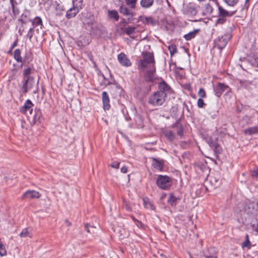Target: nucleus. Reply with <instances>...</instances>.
<instances>
[{
  "mask_svg": "<svg viewBox=\"0 0 258 258\" xmlns=\"http://www.w3.org/2000/svg\"><path fill=\"white\" fill-rule=\"evenodd\" d=\"M173 93L170 87L164 81L158 85V90L151 94L148 100V103L154 106L163 105L167 99V95Z\"/></svg>",
  "mask_w": 258,
  "mask_h": 258,
  "instance_id": "obj_1",
  "label": "nucleus"
},
{
  "mask_svg": "<svg viewBox=\"0 0 258 258\" xmlns=\"http://www.w3.org/2000/svg\"><path fill=\"white\" fill-rule=\"evenodd\" d=\"M150 65V69L146 75V79L149 81H152L154 78L155 73V61L154 55L150 52H145L143 54V59L141 60L140 67L144 70Z\"/></svg>",
  "mask_w": 258,
  "mask_h": 258,
  "instance_id": "obj_2",
  "label": "nucleus"
},
{
  "mask_svg": "<svg viewBox=\"0 0 258 258\" xmlns=\"http://www.w3.org/2000/svg\"><path fill=\"white\" fill-rule=\"evenodd\" d=\"M156 184L160 188L167 189L171 185V179L168 176L159 175L157 178Z\"/></svg>",
  "mask_w": 258,
  "mask_h": 258,
  "instance_id": "obj_3",
  "label": "nucleus"
},
{
  "mask_svg": "<svg viewBox=\"0 0 258 258\" xmlns=\"http://www.w3.org/2000/svg\"><path fill=\"white\" fill-rule=\"evenodd\" d=\"M235 12L228 11L222 7L218 6V15L219 18L217 20L218 24H223L226 21V18L233 16Z\"/></svg>",
  "mask_w": 258,
  "mask_h": 258,
  "instance_id": "obj_4",
  "label": "nucleus"
},
{
  "mask_svg": "<svg viewBox=\"0 0 258 258\" xmlns=\"http://www.w3.org/2000/svg\"><path fill=\"white\" fill-rule=\"evenodd\" d=\"M230 38L231 36L229 34H224L221 37H219L216 41L217 46L220 49H222L225 47Z\"/></svg>",
  "mask_w": 258,
  "mask_h": 258,
  "instance_id": "obj_5",
  "label": "nucleus"
},
{
  "mask_svg": "<svg viewBox=\"0 0 258 258\" xmlns=\"http://www.w3.org/2000/svg\"><path fill=\"white\" fill-rule=\"evenodd\" d=\"M83 15L85 17L82 19L83 22L90 28L97 22L96 18L90 13H86Z\"/></svg>",
  "mask_w": 258,
  "mask_h": 258,
  "instance_id": "obj_6",
  "label": "nucleus"
},
{
  "mask_svg": "<svg viewBox=\"0 0 258 258\" xmlns=\"http://www.w3.org/2000/svg\"><path fill=\"white\" fill-rule=\"evenodd\" d=\"M34 81L32 78H27L25 80V83L22 87V91L23 93H26L30 90L34 85Z\"/></svg>",
  "mask_w": 258,
  "mask_h": 258,
  "instance_id": "obj_7",
  "label": "nucleus"
},
{
  "mask_svg": "<svg viewBox=\"0 0 258 258\" xmlns=\"http://www.w3.org/2000/svg\"><path fill=\"white\" fill-rule=\"evenodd\" d=\"M117 59L119 63L123 66L128 67L132 65L131 61L124 53L119 54L117 56Z\"/></svg>",
  "mask_w": 258,
  "mask_h": 258,
  "instance_id": "obj_8",
  "label": "nucleus"
},
{
  "mask_svg": "<svg viewBox=\"0 0 258 258\" xmlns=\"http://www.w3.org/2000/svg\"><path fill=\"white\" fill-rule=\"evenodd\" d=\"M41 194L35 190H28L23 195L22 198L24 199L30 200L32 199L39 198Z\"/></svg>",
  "mask_w": 258,
  "mask_h": 258,
  "instance_id": "obj_9",
  "label": "nucleus"
},
{
  "mask_svg": "<svg viewBox=\"0 0 258 258\" xmlns=\"http://www.w3.org/2000/svg\"><path fill=\"white\" fill-rule=\"evenodd\" d=\"M91 32L96 35H100L103 30V28L102 25L97 22L90 28Z\"/></svg>",
  "mask_w": 258,
  "mask_h": 258,
  "instance_id": "obj_10",
  "label": "nucleus"
},
{
  "mask_svg": "<svg viewBox=\"0 0 258 258\" xmlns=\"http://www.w3.org/2000/svg\"><path fill=\"white\" fill-rule=\"evenodd\" d=\"M140 20L145 24L154 26L157 21L152 17L141 16Z\"/></svg>",
  "mask_w": 258,
  "mask_h": 258,
  "instance_id": "obj_11",
  "label": "nucleus"
},
{
  "mask_svg": "<svg viewBox=\"0 0 258 258\" xmlns=\"http://www.w3.org/2000/svg\"><path fill=\"white\" fill-rule=\"evenodd\" d=\"M227 89H228V86L224 84L219 83L215 90L216 95L217 97H220L222 93Z\"/></svg>",
  "mask_w": 258,
  "mask_h": 258,
  "instance_id": "obj_12",
  "label": "nucleus"
},
{
  "mask_svg": "<svg viewBox=\"0 0 258 258\" xmlns=\"http://www.w3.org/2000/svg\"><path fill=\"white\" fill-rule=\"evenodd\" d=\"M33 104L32 102L28 99L25 103L24 106L20 109V111L23 113H26L27 111H29L30 114L32 113V109H31Z\"/></svg>",
  "mask_w": 258,
  "mask_h": 258,
  "instance_id": "obj_13",
  "label": "nucleus"
},
{
  "mask_svg": "<svg viewBox=\"0 0 258 258\" xmlns=\"http://www.w3.org/2000/svg\"><path fill=\"white\" fill-rule=\"evenodd\" d=\"M103 108L104 110H109L110 107L109 104V98L106 92H103L102 94Z\"/></svg>",
  "mask_w": 258,
  "mask_h": 258,
  "instance_id": "obj_14",
  "label": "nucleus"
},
{
  "mask_svg": "<svg viewBox=\"0 0 258 258\" xmlns=\"http://www.w3.org/2000/svg\"><path fill=\"white\" fill-rule=\"evenodd\" d=\"M217 252L215 247H211L204 252V256L206 258H217Z\"/></svg>",
  "mask_w": 258,
  "mask_h": 258,
  "instance_id": "obj_15",
  "label": "nucleus"
},
{
  "mask_svg": "<svg viewBox=\"0 0 258 258\" xmlns=\"http://www.w3.org/2000/svg\"><path fill=\"white\" fill-rule=\"evenodd\" d=\"M173 127L174 128L175 131L176 132L177 136L181 138L183 136L184 131L182 125H181L179 122H176L174 125H173Z\"/></svg>",
  "mask_w": 258,
  "mask_h": 258,
  "instance_id": "obj_16",
  "label": "nucleus"
},
{
  "mask_svg": "<svg viewBox=\"0 0 258 258\" xmlns=\"http://www.w3.org/2000/svg\"><path fill=\"white\" fill-rule=\"evenodd\" d=\"M50 8L52 10H55L57 14H60L61 11H63V7L61 5L60 2H57L55 1L53 2L50 6Z\"/></svg>",
  "mask_w": 258,
  "mask_h": 258,
  "instance_id": "obj_17",
  "label": "nucleus"
},
{
  "mask_svg": "<svg viewBox=\"0 0 258 258\" xmlns=\"http://www.w3.org/2000/svg\"><path fill=\"white\" fill-rule=\"evenodd\" d=\"M163 161L159 160L156 159H153L152 166L153 167L159 171H161L163 167Z\"/></svg>",
  "mask_w": 258,
  "mask_h": 258,
  "instance_id": "obj_18",
  "label": "nucleus"
},
{
  "mask_svg": "<svg viewBox=\"0 0 258 258\" xmlns=\"http://www.w3.org/2000/svg\"><path fill=\"white\" fill-rule=\"evenodd\" d=\"M119 11L121 14H123L124 16L130 17L133 16V12L131 10H129L125 6H121L119 8Z\"/></svg>",
  "mask_w": 258,
  "mask_h": 258,
  "instance_id": "obj_19",
  "label": "nucleus"
},
{
  "mask_svg": "<svg viewBox=\"0 0 258 258\" xmlns=\"http://www.w3.org/2000/svg\"><path fill=\"white\" fill-rule=\"evenodd\" d=\"M79 13V9L78 8H72L68 10L66 14V17L68 19L75 17L77 14Z\"/></svg>",
  "mask_w": 258,
  "mask_h": 258,
  "instance_id": "obj_20",
  "label": "nucleus"
},
{
  "mask_svg": "<svg viewBox=\"0 0 258 258\" xmlns=\"http://www.w3.org/2000/svg\"><path fill=\"white\" fill-rule=\"evenodd\" d=\"M154 0H141L140 1L141 6L144 9L149 8L153 6Z\"/></svg>",
  "mask_w": 258,
  "mask_h": 258,
  "instance_id": "obj_21",
  "label": "nucleus"
},
{
  "mask_svg": "<svg viewBox=\"0 0 258 258\" xmlns=\"http://www.w3.org/2000/svg\"><path fill=\"white\" fill-rule=\"evenodd\" d=\"M213 7L209 4H206L203 8V14L204 15H209L213 12Z\"/></svg>",
  "mask_w": 258,
  "mask_h": 258,
  "instance_id": "obj_22",
  "label": "nucleus"
},
{
  "mask_svg": "<svg viewBox=\"0 0 258 258\" xmlns=\"http://www.w3.org/2000/svg\"><path fill=\"white\" fill-rule=\"evenodd\" d=\"M30 22L32 23V25L33 26V28L36 27H40V28H42V22L41 19L40 17H37L33 20H30Z\"/></svg>",
  "mask_w": 258,
  "mask_h": 258,
  "instance_id": "obj_23",
  "label": "nucleus"
},
{
  "mask_svg": "<svg viewBox=\"0 0 258 258\" xmlns=\"http://www.w3.org/2000/svg\"><path fill=\"white\" fill-rule=\"evenodd\" d=\"M244 133L248 135L256 134L258 133V127L257 126L249 127L245 130Z\"/></svg>",
  "mask_w": 258,
  "mask_h": 258,
  "instance_id": "obj_24",
  "label": "nucleus"
},
{
  "mask_svg": "<svg viewBox=\"0 0 258 258\" xmlns=\"http://www.w3.org/2000/svg\"><path fill=\"white\" fill-rule=\"evenodd\" d=\"M199 31L200 30L199 29H196L193 31L190 32L188 34L184 35V38L186 40H189L192 38H194L198 34V33L199 32Z\"/></svg>",
  "mask_w": 258,
  "mask_h": 258,
  "instance_id": "obj_25",
  "label": "nucleus"
},
{
  "mask_svg": "<svg viewBox=\"0 0 258 258\" xmlns=\"http://www.w3.org/2000/svg\"><path fill=\"white\" fill-rule=\"evenodd\" d=\"M165 137L170 141H173L176 139L175 135L173 131L167 130L164 132Z\"/></svg>",
  "mask_w": 258,
  "mask_h": 258,
  "instance_id": "obj_26",
  "label": "nucleus"
},
{
  "mask_svg": "<svg viewBox=\"0 0 258 258\" xmlns=\"http://www.w3.org/2000/svg\"><path fill=\"white\" fill-rule=\"evenodd\" d=\"M108 17L110 19H113L114 20L117 21L119 19V15L117 12L115 10H111L108 11Z\"/></svg>",
  "mask_w": 258,
  "mask_h": 258,
  "instance_id": "obj_27",
  "label": "nucleus"
},
{
  "mask_svg": "<svg viewBox=\"0 0 258 258\" xmlns=\"http://www.w3.org/2000/svg\"><path fill=\"white\" fill-rule=\"evenodd\" d=\"M144 202V207L148 209H150L153 210L155 209V206L148 199L146 198H144L143 199Z\"/></svg>",
  "mask_w": 258,
  "mask_h": 258,
  "instance_id": "obj_28",
  "label": "nucleus"
},
{
  "mask_svg": "<svg viewBox=\"0 0 258 258\" xmlns=\"http://www.w3.org/2000/svg\"><path fill=\"white\" fill-rule=\"evenodd\" d=\"M210 182L215 187L219 186L221 183L220 179L217 177H212L210 179Z\"/></svg>",
  "mask_w": 258,
  "mask_h": 258,
  "instance_id": "obj_29",
  "label": "nucleus"
},
{
  "mask_svg": "<svg viewBox=\"0 0 258 258\" xmlns=\"http://www.w3.org/2000/svg\"><path fill=\"white\" fill-rule=\"evenodd\" d=\"M245 238V241L242 243L241 246L242 248L246 247L250 249L251 247V244L249 241L248 235L246 234Z\"/></svg>",
  "mask_w": 258,
  "mask_h": 258,
  "instance_id": "obj_30",
  "label": "nucleus"
},
{
  "mask_svg": "<svg viewBox=\"0 0 258 258\" xmlns=\"http://www.w3.org/2000/svg\"><path fill=\"white\" fill-rule=\"evenodd\" d=\"M14 58L18 62H22V59L21 56V50L20 49H17L14 52Z\"/></svg>",
  "mask_w": 258,
  "mask_h": 258,
  "instance_id": "obj_31",
  "label": "nucleus"
},
{
  "mask_svg": "<svg viewBox=\"0 0 258 258\" xmlns=\"http://www.w3.org/2000/svg\"><path fill=\"white\" fill-rule=\"evenodd\" d=\"M126 4L131 9H135L136 7L137 0H125Z\"/></svg>",
  "mask_w": 258,
  "mask_h": 258,
  "instance_id": "obj_32",
  "label": "nucleus"
},
{
  "mask_svg": "<svg viewBox=\"0 0 258 258\" xmlns=\"http://www.w3.org/2000/svg\"><path fill=\"white\" fill-rule=\"evenodd\" d=\"M21 237H31V233L27 228H24L20 234Z\"/></svg>",
  "mask_w": 258,
  "mask_h": 258,
  "instance_id": "obj_33",
  "label": "nucleus"
},
{
  "mask_svg": "<svg viewBox=\"0 0 258 258\" xmlns=\"http://www.w3.org/2000/svg\"><path fill=\"white\" fill-rule=\"evenodd\" d=\"M34 113L35 114L33 117V120L34 122H35L39 119L41 116V112L39 109H35L34 110Z\"/></svg>",
  "mask_w": 258,
  "mask_h": 258,
  "instance_id": "obj_34",
  "label": "nucleus"
},
{
  "mask_svg": "<svg viewBox=\"0 0 258 258\" xmlns=\"http://www.w3.org/2000/svg\"><path fill=\"white\" fill-rule=\"evenodd\" d=\"M136 28L134 27H127L125 28L124 32L127 35H131L135 33Z\"/></svg>",
  "mask_w": 258,
  "mask_h": 258,
  "instance_id": "obj_35",
  "label": "nucleus"
},
{
  "mask_svg": "<svg viewBox=\"0 0 258 258\" xmlns=\"http://www.w3.org/2000/svg\"><path fill=\"white\" fill-rule=\"evenodd\" d=\"M240 84L242 87L246 88L251 85V82L250 81L243 80L239 81Z\"/></svg>",
  "mask_w": 258,
  "mask_h": 258,
  "instance_id": "obj_36",
  "label": "nucleus"
},
{
  "mask_svg": "<svg viewBox=\"0 0 258 258\" xmlns=\"http://www.w3.org/2000/svg\"><path fill=\"white\" fill-rule=\"evenodd\" d=\"M224 2L228 6L233 7L238 2L239 0H224Z\"/></svg>",
  "mask_w": 258,
  "mask_h": 258,
  "instance_id": "obj_37",
  "label": "nucleus"
},
{
  "mask_svg": "<svg viewBox=\"0 0 258 258\" xmlns=\"http://www.w3.org/2000/svg\"><path fill=\"white\" fill-rule=\"evenodd\" d=\"M7 254V250L5 245L2 243H0V255L5 256Z\"/></svg>",
  "mask_w": 258,
  "mask_h": 258,
  "instance_id": "obj_38",
  "label": "nucleus"
},
{
  "mask_svg": "<svg viewBox=\"0 0 258 258\" xmlns=\"http://www.w3.org/2000/svg\"><path fill=\"white\" fill-rule=\"evenodd\" d=\"M11 3L12 8L13 9V13L15 15H18L19 14V11L18 9L16 8L15 7V4H16V2L14 1V0H11Z\"/></svg>",
  "mask_w": 258,
  "mask_h": 258,
  "instance_id": "obj_39",
  "label": "nucleus"
},
{
  "mask_svg": "<svg viewBox=\"0 0 258 258\" xmlns=\"http://www.w3.org/2000/svg\"><path fill=\"white\" fill-rule=\"evenodd\" d=\"M198 95L200 98H206V93L203 88H200L198 92Z\"/></svg>",
  "mask_w": 258,
  "mask_h": 258,
  "instance_id": "obj_40",
  "label": "nucleus"
},
{
  "mask_svg": "<svg viewBox=\"0 0 258 258\" xmlns=\"http://www.w3.org/2000/svg\"><path fill=\"white\" fill-rule=\"evenodd\" d=\"M168 49L171 55L176 52V47L175 45H171L168 46Z\"/></svg>",
  "mask_w": 258,
  "mask_h": 258,
  "instance_id": "obj_41",
  "label": "nucleus"
},
{
  "mask_svg": "<svg viewBox=\"0 0 258 258\" xmlns=\"http://www.w3.org/2000/svg\"><path fill=\"white\" fill-rule=\"evenodd\" d=\"M31 72V69L30 68H28L26 69H25L24 70L23 75L24 76L25 80H26V79L27 78H30L29 77V75L30 74Z\"/></svg>",
  "mask_w": 258,
  "mask_h": 258,
  "instance_id": "obj_42",
  "label": "nucleus"
},
{
  "mask_svg": "<svg viewBox=\"0 0 258 258\" xmlns=\"http://www.w3.org/2000/svg\"><path fill=\"white\" fill-rule=\"evenodd\" d=\"M187 13L191 15H195L197 14V11L194 8L189 7L187 8Z\"/></svg>",
  "mask_w": 258,
  "mask_h": 258,
  "instance_id": "obj_43",
  "label": "nucleus"
},
{
  "mask_svg": "<svg viewBox=\"0 0 258 258\" xmlns=\"http://www.w3.org/2000/svg\"><path fill=\"white\" fill-rule=\"evenodd\" d=\"M198 106L200 108H203L204 107V105H205L204 100L202 99V98H199L197 102Z\"/></svg>",
  "mask_w": 258,
  "mask_h": 258,
  "instance_id": "obj_44",
  "label": "nucleus"
},
{
  "mask_svg": "<svg viewBox=\"0 0 258 258\" xmlns=\"http://www.w3.org/2000/svg\"><path fill=\"white\" fill-rule=\"evenodd\" d=\"M34 28H31L29 30V31L27 34V37L29 38L30 40L31 39L32 37H33V32Z\"/></svg>",
  "mask_w": 258,
  "mask_h": 258,
  "instance_id": "obj_45",
  "label": "nucleus"
},
{
  "mask_svg": "<svg viewBox=\"0 0 258 258\" xmlns=\"http://www.w3.org/2000/svg\"><path fill=\"white\" fill-rule=\"evenodd\" d=\"M252 176L258 178V168H255L253 170Z\"/></svg>",
  "mask_w": 258,
  "mask_h": 258,
  "instance_id": "obj_46",
  "label": "nucleus"
},
{
  "mask_svg": "<svg viewBox=\"0 0 258 258\" xmlns=\"http://www.w3.org/2000/svg\"><path fill=\"white\" fill-rule=\"evenodd\" d=\"M120 163L117 162H114L111 165V167L114 168H118L119 166Z\"/></svg>",
  "mask_w": 258,
  "mask_h": 258,
  "instance_id": "obj_47",
  "label": "nucleus"
},
{
  "mask_svg": "<svg viewBox=\"0 0 258 258\" xmlns=\"http://www.w3.org/2000/svg\"><path fill=\"white\" fill-rule=\"evenodd\" d=\"M176 198L173 196H171L169 199L168 200V202L170 203L171 205H173L175 202Z\"/></svg>",
  "mask_w": 258,
  "mask_h": 258,
  "instance_id": "obj_48",
  "label": "nucleus"
},
{
  "mask_svg": "<svg viewBox=\"0 0 258 258\" xmlns=\"http://www.w3.org/2000/svg\"><path fill=\"white\" fill-rule=\"evenodd\" d=\"M85 227H86V229L88 232H89V233L94 232V231L93 230L95 228L94 227L91 226L90 228H89L88 226V225L87 224L85 225Z\"/></svg>",
  "mask_w": 258,
  "mask_h": 258,
  "instance_id": "obj_49",
  "label": "nucleus"
},
{
  "mask_svg": "<svg viewBox=\"0 0 258 258\" xmlns=\"http://www.w3.org/2000/svg\"><path fill=\"white\" fill-rule=\"evenodd\" d=\"M120 171L122 173H125L127 172V169L126 166H123L121 168Z\"/></svg>",
  "mask_w": 258,
  "mask_h": 258,
  "instance_id": "obj_50",
  "label": "nucleus"
},
{
  "mask_svg": "<svg viewBox=\"0 0 258 258\" xmlns=\"http://www.w3.org/2000/svg\"><path fill=\"white\" fill-rule=\"evenodd\" d=\"M123 206L125 207L126 210H127V211L131 210V208L129 206L127 205L126 202H124Z\"/></svg>",
  "mask_w": 258,
  "mask_h": 258,
  "instance_id": "obj_51",
  "label": "nucleus"
},
{
  "mask_svg": "<svg viewBox=\"0 0 258 258\" xmlns=\"http://www.w3.org/2000/svg\"><path fill=\"white\" fill-rule=\"evenodd\" d=\"M136 224L137 226L139 227H142L143 226V224L142 223V222L138 220H136Z\"/></svg>",
  "mask_w": 258,
  "mask_h": 258,
  "instance_id": "obj_52",
  "label": "nucleus"
},
{
  "mask_svg": "<svg viewBox=\"0 0 258 258\" xmlns=\"http://www.w3.org/2000/svg\"><path fill=\"white\" fill-rule=\"evenodd\" d=\"M17 45V41H15L13 42V44L12 45L11 47V51H12L13 50V49L16 47Z\"/></svg>",
  "mask_w": 258,
  "mask_h": 258,
  "instance_id": "obj_53",
  "label": "nucleus"
},
{
  "mask_svg": "<svg viewBox=\"0 0 258 258\" xmlns=\"http://www.w3.org/2000/svg\"><path fill=\"white\" fill-rule=\"evenodd\" d=\"M255 231L258 232V224H257V226L255 228Z\"/></svg>",
  "mask_w": 258,
  "mask_h": 258,
  "instance_id": "obj_54",
  "label": "nucleus"
},
{
  "mask_svg": "<svg viewBox=\"0 0 258 258\" xmlns=\"http://www.w3.org/2000/svg\"><path fill=\"white\" fill-rule=\"evenodd\" d=\"M215 148H216V149H217L218 150H219V149H218V147L217 146H215Z\"/></svg>",
  "mask_w": 258,
  "mask_h": 258,
  "instance_id": "obj_55",
  "label": "nucleus"
},
{
  "mask_svg": "<svg viewBox=\"0 0 258 258\" xmlns=\"http://www.w3.org/2000/svg\"><path fill=\"white\" fill-rule=\"evenodd\" d=\"M249 1V0H245V3H247Z\"/></svg>",
  "mask_w": 258,
  "mask_h": 258,
  "instance_id": "obj_56",
  "label": "nucleus"
},
{
  "mask_svg": "<svg viewBox=\"0 0 258 258\" xmlns=\"http://www.w3.org/2000/svg\"><path fill=\"white\" fill-rule=\"evenodd\" d=\"M12 51H11V49L9 50V53H10Z\"/></svg>",
  "mask_w": 258,
  "mask_h": 258,
  "instance_id": "obj_57",
  "label": "nucleus"
}]
</instances>
